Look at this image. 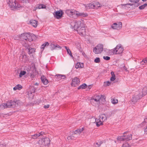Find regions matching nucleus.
<instances>
[{
    "label": "nucleus",
    "instance_id": "f257e3e1",
    "mask_svg": "<svg viewBox=\"0 0 147 147\" xmlns=\"http://www.w3.org/2000/svg\"><path fill=\"white\" fill-rule=\"evenodd\" d=\"M74 28L81 36H84L86 34L85 24L83 20L81 19L80 20L76 21L75 22Z\"/></svg>",
    "mask_w": 147,
    "mask_h": 147
},
{
    "label": "nucleus",
    "instance_id": "f03ea898",
    "mask_svg": "<svg viewBox=\"0 0 147 147\" xmlns=\"http://www.w3.org/2000/svg\"><path fill=\"white\" fill-rule=\"evenodd\" d=\"M7 4L12 10L19 9L23 7V6L21 5L17 1L15 0H9Z\"/></svg>",
    "mask_w": 147,
    "mask_h": 147
},
{
    "label": "nucleus",
    "instance_id": "7ed1b4c3",
    "mask_svg": "<svg viewBox=\"0 0 147 147\" xmlns=\"http://www.w3.org/2000/svg\"><path fill=\"white\" fill-rule=\"evenodd\" d=\"M99 119H96L94 123L96 124V126L99 127L103 125V123L107 120V117L105 114H102L99 116Z\"/></svg>",
    "mask_w": 147,
    "mask_h": 147
},
{
    "label": "nucleus",
    "instance_id": "20e7f679",
    "mask_svg": "<svg viewBox=\"0 0 147 147\" xmlns=\"http://www.w3.org/2000/svg\"><path fill=\"white\" fill-rule=\"evenodd\" d=\"M123 51V48L121 45H118L115 48L111 50L113 54H118L121 53Z\"/></svg>",
    "mask_w": 147,
    "mask_h": 147
},
{
    "label": "nucleus",
    "instance_id": "39448f33",
    "mask_svg": "<svg viewBox=\"0 0 147 147\" xmlns=\"http://www.w3.org/2000/svg\"><path fill=\"white\" fill-rule=\"evenodd\" d=\"M101 6V5L98 2H95L86 5L85 7L87 9L89 8L97 9L100 7Z\"/></svg>",
    "mask_w": 147,
    "mask_h": 147
},
{
    "label": "nucleus",
    "instance_id": "423d86ee",
    "mask_svg": "<svg viewBox=\"0 0 147 147\" xmlns=\"http://www.w3.org/2000/svg\"><path fill=\"white\" fill-rule=\"evenodd\" d=\"M28 33L22 34L20 36V39L24 41V43L22 42L23 45L26 47H28L29 46L27 42Z\"/></svg>",
    "mask_w": 147,
    "mask_h": 147
},
{
    "label": "nucleus",
    "instance_id": "0eeeda50",
    "mask_svg": "<svg viewBox=\"0 0 147 147\" xmlns=\"http://www.w3.org/2000/svg\"><path fill=\"white\" fill-rule=\"evenodd\" d=\"M132 139V135L131 134H129L127 136H119L117 138V140L120 141H127L131 140Z\"/></svg>",
    "mask_w": 147,
    "mask_h": 147
},
{
    "label": "nucleus",
    "instance_id": "6e6552de",
    "mask_svg": "<svg viewBox=\"0 0 147 147\" xmlns=\"http://www.w3.org/2000/svg\"><path fill=\"white\" fill-rule=\"evenodd\" d=\"M142 96H141L140 93L138 94H135L132 96V98L131 100V103L132 104H135L138 101L140 100Z\"/></svg>",
    "mask_w": 147,
    "mask_h": 147
},
{
    "label": "nucleus",
    "instance_id": "1a4fd4ad",
    "mask_svg": "<svg viewBox=\"0 0 147 147\" xmlns=\"http://www.w3.org/2000/svg\"><path fill=\"white\" fill-rule=\"evenodd\" d=\"M20 102L19 100L15 101L14 100H10L7 102L6 103L7 108H13L18 106V103Z\"/></svg>",
    "mask_w": 147,
    "mask_h": 147
},
{
    "label": "nucleus",
    "instance_id": "9d476101",
    "mask_svg": "<svg viewBox=\"0 0 147 147\" xmlns=\"http://www.w3.org/2000/svg\"><path fill=\"white\" fill-rule=\"evenodd\" d=\"M103 45L100 44H98L93 49V52L96 54L101 53L103 50Z\"/></svg>",
    "mask_w": 147,
    "mask_h": 147
},
{
    "label": "nucleus",
    "instance_id": "9b49d317",
    "mask_svg": "<svg viewBox=\"0 0 147 147\" xmlns=\"http://www.w3.org/2000/svg\"><path fill=\"white\" fill-rule=\"evenodd\" d=\"M50 49L51 50H53L55 49H61V47L58 45L57 44L55 45L53 42L49 43Z\"/></svg>",
    "mask_w": 147,
    "mask_h": 147
},
{
    "label": "nucleus",
    "instance_id": "f8f14e48",
    "mask_svg": "<svg viewBox=\"0 0 147 147\" xmlns=\"http://www.w3.org/2000/svg\"><path fill=\"white\" fill-rule=\"evenodd\" d=\"M80 82L79 79L77 77H75L73 79L71 85L72 86H76L79 84Z\"/></svg>",
    "mask_w": 147,
    "mask_h": 147
},
{
    "label": "nucleus",
    "instance_id": "ddd939ff",
    "mask_svg": "<svg viewBox=\"0 0 147 147\" xmlns=\"http://www.w3.org/2000/svg\"><path fill=\"white\" fill-rule=\"evenodd\" d=\"M101 98V96L99 95H96L94 96L91 99V101L92 102H95L96 104H98L100 103V100Z\"/></svg>",
    "mask_w": 147,
    "mask_h": 147
},
{
    "label": "nucleus",
    "instance_id": "4468645a",
    "mask_svg": "<svg viewBox=\"0 0 147 147\" xmlns=\"http://www.w3.org/2000/svg\"><path fill=\"white\" fill-rule=\"evenodd\" d=\"M122 27V24L121 22H119L118 23H114L112 25L111 27L113 29H120Z\"/></svg>",
    "mask_w": 147,
    "mask_h": 147
},
{
    "label": "nucleus",
    "instance_id": "2eb2a0df",
    "mask_svg": "<svg viewBox=\"0 0 147 147\" xmlns=\"http://www.w3.org/2000/svg\"><path fill=\"white\" fill-rule=\"evenodd\" d=\"M78 12V11L74 10H70L67 9L65 11V13L69 16H71L74 15H76V13Z\"/></svg>",
    "mask_w": 147,
    "mask_h": 147
},
{
    "label": "nucleus",
    "instance_id": "dca6fc26",
    "mask_svg": "<svg viewBox=\"0 0 147 147\" xmlns=\"http://www.w3.org/2000/svg\"><path fill=\"white\" fill-rule=\"evenodd\" d=\"M63 14V12L61 10L57 11L55 12V17L57 19H60L62 17Z\"/></svg>",
    "mask_w": 147,
    "mask_h": 147
},
{
    "label": "nucleus",
    "instance_id": "f3484780",
    "mask_svg": "<svg viewBox=\"0 0 147 147\" xmlns=\"http://www.w3.org/2000/svg\"><path fill=\"white\" fill-rule=\"evenodd\" d=\"M27 41L31 42L33 41L34 39L35 38V35L33 34H30L28 33Z\"/></svg>",
    "mask_w": 147,
    "mask_h": 147
},
{
    "label": "nucleus",
    "instance_id": "a211bd4d",
    "mask_svg": "<svg viewBox=\"0 0 147 147\" xmlns=\"http://www.w3.org/2000/svg\"><path fill=\"white\" fill-rule=\"evenodd\" d=\"M76 15L77 17H85L87 16V13L84 12H80L78 11V12L76 13Z\"/></svg>",
    "mask_w": 147,
    "mask_h": 147
},
{
    "label": "nucleus",
    "instance_id": "6ab92c4d",
    "mask_svg": "<svg viewBox=\"0 0 147 147\" xmlns=\"http://www.w3.org/2000/svg\"><path fill=\"white\" fill-rule=\"evenodd\" d=\"M40 79L44 85H46L48 84V80L46 79V77L44 76H42Z\"/></svg>",
    "mask_w": 147,
    "mask_h": 147
},
{
    "label": "nucleus",
    "instance_id": "aec40b11",
    "mask_svg": "<svg viewBox=\"0 0 147 147\" xmlns=\"http://www.w3.org/2000/svg\"><path fill=\"white\" fill-rule=\"evenodd\" d=\"M43 142H44L43 143L45 146L48 145L50 144V139L48 138H46L42 139Z\"/></svg>",
    "mask_w": 147,
    "mask_h": 147
},
{
    "label": "nucleus",
    "instance_id": "412c9836",
    "mask_svg": "<svg viewBox=\"0 0 147 147\" xmlns=\"http://www.w3.org/2000/svg\"><path fill=\"white\" fill-rule=\"evenodd\" d=\"M30 23V24L34 27H36L37 26L38 22L35 20H31Z\"/></svg>",
    "mask_w": 147,
    "mask_h": 147
},
{
    "label": "nucleus",
    "instance_id": "4be33fe9",
    "mask_svg": "<svg viewBox=\"0 0 147 147\" xmlns=\"http://www.w3.org/2000/svg\"><path fill=\"white\" fill-rule=\"evenodd\" d=\"M46 8V6L44 4H40L38 5L36 7H35L34 9L35 11L37 9H45Z\"/></svg>",
    "mask_w": 147,
    "mask_h": 147
},
{
    "label": "nucleus",
    "instance_id": "5701e85b",
    "mask_svg": "<svg viewBox=\"0 0 147 147\" xmlns=\"http://www.w3.org/2000/svg\"><path fill=\"white\" fill-rule=\"evenodd\" d=\"M147 94V86L144 87L142 89V95L141 96L143 97L146 95Z\"/></svg>",
    "mask_w": 147,
    "mask_h": 147
},
{
    "label": "nucleus",
    "instance_id": "b1692460",
    "mask_svg": "<svg viewBox=\"0 0 147 147\" xmlns=\"http://www.w3.org/2000/svg\"><path fill=\"white\" fill-rule=\"evenodd\" d=\"M102 143L103 142L102 141H98L97 142L94 143V147H99Z\"/></svg>",
    "mask_w": 147,
    "mask_h": 147
},
{
    "label": "nucleus",
    "instance_id": "393cba45",
    "mask_svg": "<svg viewBox=\"0 0 147 147\" xmlns=\"http://www.w3.org/2000/svg\"><path fill=\"white\" fill-rule=\"evenodd\" d=\"M63 47L65 48V49L66 50L67 54L71 56V57L73 58V55L69 48L65 46H64Z\"/></svg>",
    "mask_w": 147,
    "mask_h": 147
},
{
    "label": "nucleus",
    "instance_id": "a878e982",
    "mask_svg": "<svg viewBox=\"0 0 147 147\" xmlns=\"http://www.w3.org/2000/svg\"><path fill=\"white\" fill-rule=\"evenodd\" d=\"M23 88L22 86L20 84H18L16 85L15 87L13 88L14 90H20Z\"/></svg>",
    "mask_w": 147,
    "mask_h": 147
},
{
    "label": "nucleus",
    "instance_id": "bb28decb",
    "mask_svg": "<svg viewBox=\"0 0 147 147\" xmlns=\"http://www.w3.org/2000/svg\"><path fill=\"white\" fill-rule=\"evenodd\" d=\"M84 67L83 64V63H76L75 65V68L76 69H78L79 68H83Z\"/></svg>",
    "mask_w": 147,
    "mask_h": 147
},
{
    "label": "nucleus",
    "instance_id": "cd10ccee",
    "mask_svg": "<svg viewBox=\"0 0 147 147\" xmlns=\"http://www.w3.org/2000/svg\"><path fill=\"white\" fill-rule=\"evenodd\" d=\"M84 130V128H82V129H78L74 131V134H80Z\"/></svg>",
    "mask_w": 147,
    "mask_h": 147
},
{
    "label": "nucleus",
    "instance_id": "c85d7f7f",
    "mask_svg": "<svg viewBox=\"0 0 147 147\" xmlns=\"http://www.w3.org/2000/svg\"><path fill=\"white\" fill-rule=\"evenodd\" d=\"M111 74L112 76L110 80L111 81H114L116 79L115 76L113 71H111Z\"/></svg>",
    "mask_w": 147,
    "mask_h": 147
},
{
    "label": "nucleus",
    "instance_id": "c756f323",
    "mask_svg": "<svg viewBox=\"0 0 147 147\" xmlns=\"http://www.w3.org/2000/svg\"><path fill=\"white\" fill-rule=\"evenodd\" d=\"M129 1L131 2L135 3L134 4L135 5V7H138L139 5V4L138 3L139 1V0H129Z\"/></svg>",
    "mask_w": 147,
    "mask_h": 147
},
{
    "label": "nucleus",
    "instance_id": "7c9ffc66",
    "mask_svg": "<svg viewBox=\"0 0 147 147\" xmlns=\"http://www.w3.org/2000/svg\"><path fill=\"white\" fill-rule=\"evenodd\" d=\"M87 87V85L85 84H83L82 85L80 86H78V89L79 90L80 89H84L86 88Z\"/></svg>",
    "mask_w": 147,
    "mask_h": 147
},
{
    "label": "nucleus",
    "instance_id": "2f4dec72",
    "mask_svg": "<svg viewBox=\"0 0 147 147\" xmlns=\"http://www.w3.org/2000/svg\"><path fill=\"white\" fill-rule=\"evenodd\" d=\"M55 76L58 78L59 79H64L65 78V76L64 75L58 74Z\"/></svg>",
    "mask_w": 147,
    "mask_h": 147
},
{
    "label": "nucleus",
    "instance_id": "473e14b6",
    "mask_svg": "<svg viewBox=\"0 0 147 147\" xmlns=\"http://www.w3.org/2000/svg\"><path fill=\"white\" fill-rule=\"evenodd\" d=\"M7 107L6 103H2L0 105V109H3L5 108H7Z\"/></svg>",
    "mask_w": 147,
    "mask_h": 147
},
{
    "label": "nucleus",
    "instance_id": "72a5a7b5",
    "mask_svg": "<svg viewBox=\"0 0 147 147\" xmlns=\"http://www.w3.org/2000/svg\"><path fill=\"white\" fill-rule=\"evenodd\" d=\"M140 64L142 65H144L147 64V58L145 59H143V60L141 61Z\"/></svg>",
    "mask_w": 147,
    "mask_h": 147
},
{
    "label": "nucleus",
    "instance_id": "f704fd0d",
    "mask_svg": "<svg viewBox=\"0 0 147 147\" xmlns=\"http://www.w3.org/2000/svg\"><path fill=\"white\" fill-rule=\"evenodd\" d=\"M49 45V43L48 42H46L43 43L41 46V49H42L43 50L46 47L48 46Z\"/></svg>",
    "mask_w": 147,
    "mask_h": 147
},
{
    "label": "nucleus",
    "instance_id": "c9c22d12",
    "mask_svg": "<svg viewBox=\"0 0 147 147\" xmlns=\"http://www.w3.org/2000/svg\"><path fill=\"white\" fill-rule=\"evenodd\" d=\"M40 136V135L38 134H36L34 135L31 136V138L34 139H37L39 136Z\"/></svg>",
    "mask_w": 147,
    "mask_h": 147
},
{
    "label": "nucleus",
    "instance_id": "e433bc0d",
    "mask_svg": "<svg viewBox=\"0 0 147 147\" xmlns=\"http://www.w3.org/2000/svg\"><path fill=\"white\" fill-rule=\"evenodd\" d=\"M26 73V72L24 71H21L19 74L20 78L22 77L23 76L25 75Z\"/></svg>",
    "mask_w": 147,
    "mask_h": 147
},
{
    "label": "nucleus",
    "instance_id": "4c0bfd02",
    "mask_svg": "<svg viewBox=\"0 0 147 147\" xmlns=\"http://www.w3.org/2000/svg\"><path fill=\"white\" fill-rule=\"evenodd\" d=\"M43 141H43L42 139L41 140H39V144L41 147H43V146H45L44 143H44Z\"/></svg>",
    "mask_w": 147,
    "mask_h": 147
},
{
    "label": "nucleus",
    "instance_id": "58836bf2",
    "mask_svg": "<svg viewBox=\"0 0 147 147\" xmlns=\"http://www.w3.org/2000/svg\"><path fill=\"white\" fill-rule=\"evenodd\" d=\"M35 49L34 48H29L28 49V52L29 54H31L34 53Z\"/></svg>",
    "mask_w": 147,
    "mask_h": 147
},
{
    "label": "nucleus",
    "instance_id": "ea45409f",
    "mask_svg": "<svg viewBox=\"0 0 147 147\" xmlns=\"http://www.w3.org/2000/svg\"><path fill=\"white\" fill-rule=\"evenodd\" d=\"M147 6V4L145 3L144 4L139 6V8L140 9L142 10V9H144Z\"/></svg>",
    "mask_w": 147,
    "mask_h": 147
},
{
    "label": "nucleus",
    "instance_id": "a19ab883",
    "mask_svg": "<svg viewBox=\"0 0 147 147\" xmlns=\"http://www.w3.org/2000/svg\"><path fill=\"white\" fill-rule=\"evenodd\" d=\"M111 102L113 104H116L118 103V100L115 98L111 99Z\"/></svg>",
    "mask_w": 147,
    "mask_h": 147
},
{
    "label": "nucleus",
    "instance_id": "79ce46f5",
    "mask_svg": "<svg viewBox=\"0 0 147 147\" xmlns=\"http://www.w3.org/2000/svg\"><path fill=\"white\" fill-rule=\"evenodd\" d=\"M134 4H132L131 3H127L126 4H121L119 6H121V7H123V6H125L127 5H129L130 6H132Z\"/></svg>",
    "mask_w": 147,
    "mask_h": 147
},
{
    "label": "nucleus",
    "instance_id": "37998d69",
    "mask_svg": "<svg viewBox=\"0 0 147 147\" xmlns=\"http://www.w3.org/2000/svg\"><path fill=\"white\" fill-rule=\"evenodd\" d=\"M122 147H130V146L128 143H126L123 144L122 146Z\"/></svg>",
    "mask_w": 147,
    "mask_h": 147
},
{
    "label": "nucleus",
    "instance_id": "c03bdc74",
    "mask_svg": "<svg viewBox=\"0 0 147 147\" xmlns=\"http://www.w3.org/2000/svg\"><path fill=\"white\" fill-rule=\"evenodd\" d=\"M100 61V60L99 57H96L95 59L94 62L96 63H99Z\"/></svg>",
    "mask_w": 147,
    "mask_h": 147
},
{
    "label": "nucleus",
    "instance_id": "a18cd8bd",
    "mask_svg": "<svg viewBox=\"0 0 147 147\" xmlns=\"http://www.w3.org/2000/svg\"><path fill=\"white\" fill-rule=\"evenodd\" d=\"M103 58L105 60L107 61L109 60L110 59V57L108 56H103Z\"/></svg>",
    "mask_w": 147,
    "mask_h": 147
},
{
    "label": "nucleus",
    "instance_id": "49530a36",
    "mask_svg": "<svg viewBox=\"0 0 147 147\" xmlns=\"http://www.w3.org/2000/svg\"><path fill=\"white\" fill-rule=\"evenodd\" d=\"M74 136L73 135H71L69 136H68L67 137V139L68 140H69V139H71V140H73L74 139Z\"/></svg>",
    "mask_w": 147,
    "mask_h": 147
},
{
    "label": "nucleus",
    "instance_id": "de8ad7c7",
    "mask_svg": "<svg viewBox=\"0 0 147 147\" xmlns=\"http://www.w3.org/2000/svg\"><path fill=\"white\" fill-rule=\"evenodd\" d=\"M105 84L106 86H109L111 84V82L109 81H107L106 82H105Z\"/></svg>",
    "mask_w": 147,
    "mask_h": 147
},
{
    "label": "nucleus",
    "instance_id": "09e8293b",
    "mask_svg": "<svg viewBox=\"0 0 147 147\" xmlns=\"http://www.w3.org/2000/svg\"><path fill=\"white\" fill-rule=\"evenodd\" d=\"M23 3H27L29 2L30 0H21Z\"/></svg>",
    "mask_w": 147,
    "mask_h": 147
},
{
    "label": "nucleus",
    "instance_id": "8fccbe9b",
    "mask_svg": "<svg viewBox=\"0 0 147 147\" xmlns=\"http://www.w3.org/2000/svg\"><path fill=\"white\" fill-rule=\"evenodd\" d=\"M50 107V105H45L44 106V108L45 109H47L49 108Z\"/></svg>",
    "mask_w": 147,
    "mask_h": 147
},
{
    "label": "nucleus",
    "instance_id": "3c124183",
    "mask_svg": "<svg viewBox=\"0 0 147 147\" xmlns=\"http://www.w3.org/2000/svg\"><path fill=\"white\" fill-rule=\"evenodd\" d=\"M38 135H40V136H43L45 134L44 132H41L39 133L38 134Z\"/></svg>",
    "mask_w": 147,
    "mask_h": 147
},
{
    "label": "nucleus",
    "instance_id": "603ef678",
    "mask_svg": "<svg viewBox=\"0 0 147 147\" xmlns=\"http://www.w3.org/2000/svg\"><path fill=\"white\" fill-rule=\"evenodd\" d=\"M29 96H30V98H32L33 97V95L32 94V92H30V93L29 94Z\"/></svg>",
    "mask_w": 147,
    "mask_h": 147
},
{
    "label": "nucleus",
    "instance_id": "864d4df0",
    "mask_svg": "<svg viewBox=\"0 0 147 147\" xmlns=\"http://www.w3.org/2000/svg\"><path fill=\"white\" fill-rule=\"evenodd\" d=\"M30 78L32 79L34 78V75L33 74H31L30 75Z\"/></svg>",
    "mask_w": 147,
    "mask_h": 147
},
{
    "label": "nucleus",
    "instance_id": "5fc2aeb1",
    "mask_svg": "<svg viewBox=\"0 0 147 147\" xmlns=\"http://www.w3.org/2000/svg\"><path fill=\"white\" fill-rule=\"evenodd\" d=\"M34 85L36 86H38V84L37 82H36L34 83Z\"/></svg>",
    "mask_w": 147,
    "mask_h": 147
},
{
    "label": "nucleus",
    "instance_id": "6e6d98bb",
    "mask_svg": "<svg viewBox=\"0 0 147 147\" xmlns=\"http://www.w3.org/2000/svg\"><path fill=\"white\" fill-rule=\"evenodd\" d=\"M146 0H142V1H146Z\"/></svg>",
    "mask_w": 147,
    "mask_h": 147
},
{
    "label": "nucleus",
    "instance_id": "4d7b16f0",
    "mask_svg": "<svg viewBox=\"0 0 147 147\" xmlns=\"http://www.w3.org/2000/svg\"><path fill=\"white\" fill-rule=\"evenodd\" d=\"M115 142L116 143V141H115Z\"/></svg>",
    "mask_w": 147,
    "mask_h": 147
}]
</instances>
